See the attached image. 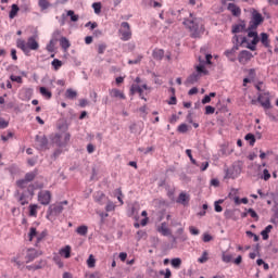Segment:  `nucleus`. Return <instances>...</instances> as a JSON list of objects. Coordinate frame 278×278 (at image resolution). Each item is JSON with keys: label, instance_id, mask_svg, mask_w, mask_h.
Wrapping results in <instances>:
<instances>
[{"label": "nucleus", "instance_id": "f257e3e1", "mask_svg": "<svg viewBox=\"0 0 278 278\" xmlns=\"http://www.w3.org/2000/svg\"><path fill=\"white\" fill-rule=\"evenodd\" d=\"M189 16L190 18H185L182 24L191 31V38H199L205 31V28L200 25L201 20L194 17V14L190 13Z\"/></svg>", "mask_w": 278, "mask_h": 278}, {"label": "nucleus", "instance_id": "f03ea898", "mask_svg": "<svg viewBox=\"0 0 278 278\" xmlns=\"http://www.w3.org/2000/svg\"><path fill=\"white\" fill-rule=\"evenodd\" d=\"M17 49H21L25 55H29L30 51H38L40 49V43H38V35H33L28 37L27 41L23 39H17Z\"/></svg>", "mask_w": 278, "mask_h": 278}, {"label": "nucleus", "instance_id": "7ed1b4c3", "mask_svg": "<svg viewBox=\"0 0 278 278\" xmlns=\"http://www.w3.org/2000/svg\"><path fill=\"white\" fill-rule=\"evenodd\" d=\"M53 144L56 147H67L68 142H71V132H58L55 136L52 138Z\"/></svg>", "mask_w": 278, "mask_h": 278}, {"label": "nucleus", "instance_id": "20e7f679", "mask_svg": "<svg viewBox=\"0 0 278 278\" xmlns=\"http://www.w3.org/2000/svg\"><path fill=\"white\" fill-rule=\"evenodd\" d=\"M270 93H260L257 97V100H252V105H257L260 103L264 110H270L273 108V104H270Z\"/></svg>", "mask_w": 278, "mask_h": 278}, {"label": "nucleus", "instance_id": "39448f33", "mask_svg": "<svg viewBox=\"0 0 278 278\" xmlns=\"http://www.w3.org/2000/svg\"><path fill=\"white\" fill-rule=\"evenodd\" d=\"M260 42V36L253 37V40L251 43H249V39L247 37H241L240 46L247 45V49H250V51H257V43Z\"/></svg>", "mask_w": 278, "mask_h": 278}, {"label": "nucleus", "instance_id": "423d86ee", "mask_svg": "<svg viewBox=\"0 0 278 278\" xmlns=\"http://www.w3.org/2000/svg\"><path fill=\"white\" fill-rule=\"evenodd\" d=\"M36 144H37V149H39V151H47V149H49V139H47V136H36Z\"/></svg>", "mask_w": 278, "mask_h": 278}, {"label": "nucleus", "instance_id": "0eeeda50", "mask_svg": "<svg viewBox=\"0 0 278 278\" xmlns=\"http://www.w3.org/2000/svg\"><path fill=\"white\" fill-rule=\"evenodd\" d=\"M122 29H119L121 34H122V40H130L131 38V27L129 26V24L127 22H123L121 24Z\"/></svg>", "mask_w": 278, "mask_h": 278}, {"label": "nucleus", "instance_id": "6e6552de", "mask_svg": "<svg viewBox=\"0 0 278 278\" xmlns=\"http://www.w3.org/2000/svg\"><path fill=\"white\" fill-rule=\"evenodd\" d=\"M36 190V188L34 187V185L29 186L27 188L26 193L22 194L18 199V202L21 203V205H27L29 202L27 201L28 197H34V191Z\"/></svg>", "mask_w": 278, "mask_h": 278}, {"label": "nucleus", "instance_id": "1a4fd4ad", "mask_svg": "<svg viewBox=\"0 0 278 278\" xmlns=\"http://www.w3.org/2000/svg\"><path fill=\"white\" fill-rule=\"evenodd\" d=\"M38 201L41 203V205H49V203H51V191L39 192Z\"/></svg>", "mask_w": 278, "mask_h": 278}, {"label": "nucleus", "instance_id": "9d476101", "mask_svg": "<svg viewBox=\"0 0 278 278\" xmlns=\"http://www.w3.org/2000/svg\"><path fill=\"white\" fill-rule=\"evenodd\" d=\"M42 255V252H38V250L30 248L27 250L26 254V264H29V262H34L37 257H40Z\"/></svg>", "mask_w": 278, "mask_h": 278}, {"label": "nucleus", "instance_id": "9b49d317", "mask_svg": "<svg viewBox=\"0 0 278 278\" xmlns=\"http://www.w3.org/2000/svg\"><path fill=\"white\" fill-rule=\"evenodd\" d=\"M108 195H105V193H103L102 191H98L94 194V201L96 203H99V205H105L108 203Z\"/></svg>", "mask_w": 278, "mask_h": 278}, {"label": "nucleus", "instance_id": "f8f14e48", "mask_svg": "<svg viewBox=\"0 0 278 278\" xmlns=\"http://www.w3.org/2000/svg\"><path fill=\"white\" fill-rule=\"evenodd\" d=\"M227 10L231 12L232 16H240L242 14V10L236 3H228Z\"/></svg>", "mask_w": 278, "mask_h": 278}, {"label": "nucleus", "instance_id": "ddd939ff", "mask_svg": "<svg viewBox=\"0 0 278 278\" xmlns=\"http://www.w3.org/2000/svg\"><path fill=\"white\" fill-rule=\"evenodd\" d=\"M200 75L198 73H192L190 76H188V78L185 81V86H192L194 84H197V81H199L200 79Z\"/></svg>", "mask_w": 278, "mask_h": 278}, {"label": "nucleus", "instance_id": "4468645a", "mask_svg": "<svg viewBox=\"0 0 278 278\" xmlns=\"http://www.w3.org/2000/svg\"><path fill=\"white\" fill-rule=\"evenodd\" d=\"M136 92H138L140 99H142L143 101H147V98H144V96H142V89L140 86L138 85H131L130 87V94L131 97H134V94H136Z\"/></svg>", "mask_w": 278, "mask_h": 278}, {"label": "nucleus", "instance_id": "2eb2a0df", "mask_svg": "<svg viewBox=\"0 0 278 278\" xmlns=\"http://www.w3.org/2000/svg\"><path fill=\"white\" fill-rule=\"evenodd\" d=\"M251 58H253V53H251L250 51L248 50H242L240 53H239V62L242 63V61L244 60L245 62H249V60H251Z\"/></svg>", "mask_w": 278, "mask_h": 278}, {"label": "nucleus", "instance_id": "dca6fc26", "mask_svg": "<svg viewBox=\"0 0 278 278\" xmlns=\"http://www.w3.org/2000/svg\"><path fill=\"white\" fill-rule=\"evenodd\" d=\"M252 22L256 23V25H262L264 23V16H262V13L254 10L252 12Z\"/></svg>", "mask_w": 278, "mask_h": 278}, {"label": "nucleus", "instance_id": "f3484780", "mask_svg": "<svg viewBox=\"0 0 278 278\" xmlns=\"http://www.w3.org/2000/svg\"><path fill=\"white\" fill-rule=\"evenodd\" d=\"M60 214H62V210H50L48 211L46 217L48 218V220H51L53 223V220H55V217L60 216Z\"/></svg>", "mask_w": 278, "mask_h": 278}, {"label": "nucleus", "instance_id": "a211bd4d", "mask_svg": "<svg viewBox=\"0 0 278 278\" xmlns=\"http://www.w3.org/2000/svg\"><path fill=\"white\" fill-rule=\"evenodd\" d=\"M240 31L247 33V23L236 24L232 26V34H240Z\"/></svg>", "mask_w": 278, "mask_h": 278}, {"label": "nucleus", "instance_id": "6ab92c4d", "mask_svg": "<svg viewBox=\"0 0 278 278\" xmlns=\"http://www.w3.org/2000/svg\"><path fill=\"white\" fill-rule=\"evenodd\" d=\"M224 216L230 220H238V214L236 213V210H226Z\"/></svg>", "mask_w": 278, "mask_h": 278}, {"label": "nucleus", "instance_id": "aec40b11", "mask_svg": "<svg viewBox=\"0 0 278 278\" xmlns=\"http://www.w3.org/2000/svg\"><path fill=\"white\" fill-rule=\"evenodd\" d=\"M240 49V45L235 43V46L231 49H228L224 52V55H226V58H231V55H236V51H238Z\"/></svg>", "mask_w": 278, "mask_h": 278}, {"label": "nucleus", "instance_id": "412c9836", "mask_svg": "<svg viewBox=\"0 0 278 278\" xmlns=\"http://www.w3.org/2000/svg\"><path fill=\"white\" fill-rule=\"evenodd\" d=\"M68 205V201L64 200L61 202H56L53 205L50 206V210H64V207Z\"/></svg>", "mask_w": 278, "mask_h": 278}, {"label": "nucleus", "instance_id": "4be33fe9", "mask_svg": "<svg viewBox=\"0 0 278 278\" xmlns=\"http://www.w3.org/2000/svg\"><path fill=\"white\" fill-rule=\"evenodd\" d=\"M110 96L113 97L114 99H126L125 93H123L118 89H112L110 91Z\"/></svg>", "mask_w": 278, "mask_h": 278}, {"label": "nucleus", "instance_id": "5701e85b", "mask_svg": "<svg viewBox=\"0 0 278 278\" xmlns=\"http://www.w3.org/2000/svg\"><path fill=\"white\" fill-rule=\"evenodd\" d=\"M59 42H60V47H62L64 51H67L68 49H71V41L68 40V38L61 37Z\"/></svg>", "mask_w": 278, "mask_h": 278}, {"label": "nucleus", "instance_id": "b1692460", "mask_svg": "<svg viewBox=\"0 0 278 278\" xmlns=\"http://www.w3.org/2000/svg\"><path fill=\"white\" fill-rule=\"evenodd\" d=\"M195 73L201 77V75H210V71L205 70V65L199 64L195 66Z\"/></svg>", "mask_w": 278, "mask_h": 278}, {"label": "nucleus", "instance_id": "393cba45", "mask_svg": "<svg viewBox=\"0 0 278 278\" xmlns=\"http://www.w3.org/2000/svg\"><path fill=\"white\" fill-rule=\"evenodd\" d=\"M113 194H114V197H116V199H117V201H118V203H119V205H123V199H124V194H123V190L121 189V188H117V189H115L114 190V192H113Z\"/></svg>", "mask_w": 278, "mask_h": 278}, {"label": "nucleus", "instance_id": "a878e982", "mask_svg": "<svg viewBox=\"0 0 278 278\" xmlns=\"http://www.w3.org/2000/svg\"><path fill=\"white\" fill-rule=\"evenodd\" d=\"M152 58H154V60H163L164 59V50L162 49H155L152 52Z\"/></svg>", "mask_w": 278, "mask_h": 278}, {"label": "nucleus", "instance_id": "bb28decb", "mask_svg": "<svg viewBox=\"0 0 278 278\" xmlns=\"http://www.w3.org/2000/svg\"><path fill=\"white\" fill-rule=\"evenodd\" d=\"M157 231L162 233V236H170V229L166 227V223H162L161 226L157 228Z\"/></svg>", "mask_w": 278, "mask_h": 278}, {"label": "nucleus", "instance_id": "cd10ccee", "mask_svg": "<svg viewBox=\"0 0 278 278\" xmlns=\"http://www.w3.org/2000/svg\"><path fill=\"white\" fill-rule=\"evenodd\" d=\"M21 8L17 7V4L11 5V11L9 12V18H16V15L18 14Z\"/></svg>", "mask_w": 278, "mask_h": 278}, {"label": "nucleus", "instance_id": "c85d7f7f", "mask_svg": "<svg viewBox=\"0 0 278 278\" xmlns=\"http://www.w3.org/2000/svg\"><path fill=\"white\" fill-rule=\"evenodd\" d=\"M58 129L61 134H68V124L64 121L59 122Z\"/></svg>", "mask_w": 278, "mask_h": 278}, {"label": "nucleus", "instance_id": "c756f323", "mask_svg": "<svg viewBox=\"0 0 278 278\" xmlns=\"http://www.w3.org/2000/svg\"><path fill=\"white\" fill-rule=\"evenodd\" d=\"M37 175H38V170L35 169L33 172L27 173L24 179L26 180L27 184H29V181H34V179H36Z\"/></svg>", "mask_w": 278, "mask_h": 278}, {"label": "nucleus", "instance_id": "7c9ffc66", "mask_svg": "<svg viewBox=\"0 0 278 278\" xmlns=\"http://www.w3.org/2000/svg\"><path fill=\"white\" fill-rule=\"evenodd\" d=\"M38 5L41 12H45V10H49V8H51V2H49V0H39Z\"/></svg>", "mask_w": 278, "mask_h": 278}, {"label": "nucleus", "instance_id": "2f4dec72", "mask_svg": "<svg viewBox=\"0 0 278 278\" xmlns=\"http://www.w3.org/2000/svg\"><path fill=\"white\" fill-rule=\"evenodd\" d=\"M260 40H261L262 45L264 47H266V49H268V47H270V40H268V34L262 33Z\"/></svg>", "mask_w": 278, "mask_h": 278}, {"label": "nucleus", "instance_id": "473e14b6", "mask_svg": "<svg viewBox=\"0 0 278 278\" xmlns=\"http://www.w3.org/2000/svg\"><path fill=\"white\" fill-rule=\"evenodd\" d=\"M270 231H273V225H268L264 230L261 231L263 240H268Z\"/></svg>", "mask_w": 278, "mask_h": 278}, {"label": "nucleus", "instance_id": "72a5a7b5", "mask_svg": "<svg viewBox=\"0 0 278 278\" xmlns=\"http://www.w3.org/2000/svg\"><path fill=\"white\" fill-rule=\"evenodd\" d=\"M188 201H190V198L188 197V194L184 192H181L177 199V203H181V205H186Z\"/></svg>", "mask_w": 278, "mask_h": 278}, {"label": "nucleus", "instance_id": "f704fd0d", "mask_svg": "<svg viewBox=\"0 0 278 278\" xmlns=\"http://www.w3.org/2000/svg\"><path fill=\"white\" fill-rule=\"evenodd\" d=\"M64 38V36H62V30L60 29H55L52 34V39L54 42H60V40Z\"/></svg>", "mask_w": 278, "mask_h": 278}, {"label": "nucleus", "instance_id": "c9c22d12", "mask_svg": "<svg viewBox=\"0 0 278 278\" xmlns=\"http://www.w3.org/2000/svg\"><path fill=\"white\" fill-rule=\"evenodd\" d=\"M39 92L42 97H46V99H51V97H53V93H51L47 87H40Z\"/></svg>", "mask_w": 278, "mask_h": 278}, {"label": "nucleus", "instance_id": "e433bc0d", "mask_svg": "<svg viewBox=\"0 0 278 278\" xmlns=\"http://www.w3.org/2000/svg\"><path fill=\"white\" fill-rule=\"evenodd\" d=\"M76 233H78V236H88V226L86 225L79 226L76 229Z\"/></svg>", "mask_w": 278, "mask_h": 278}, {"label": "nucleus", "instance_id": "4c0bfd02", "mask_svg": "<svg viewBox=\"0 0 278 278\" xmlns=\"http://www.w3.org/2000/svg\"><path fill=\"white\" fill-rule=\"evenodd\" d=\"M244 140H247L249 142L250 147L255 146V135L249 132L245 135Z\"/></svg>", "mask_w": 278, "mask_h": 278}, {"label": "nucleus", "instance_id": "58836bf2", "mask_svg": "<svg viewBox=\"0 0 278 278\" xmlns=\"http://www.w3.org/2000/svg\"><path fill=\"white\" fill-rule=\"evenodd\" d=\"M66 99H77V91L73 89H67L65 92Z\"/></svg>", "mask_w": 278, "mask_h": 278}, {"label": "nucleus", "instance_id": "ea45409f", "mask_svg": "<svg viewBox=\"0 0 278 278\" xmlns=\"http://www.w3.org/2000/svg\"><path fill=\"white\" fill-rule=\"evenodd\" d=\"M67 16L71 17L72 23H77V21H79V15L75 14V11L73 10L67 11Z\"/></svg>", "mask_w": 278, "mask_h": 278}, {"label": "nucleus", "instance_id": "a19ab883", "mask_svg": "<svg viewBox=\"0 0 278 278\" xmlns=\"http://www.w3.org/2000/svg\"><path fill=\"white\" fill-rule=\"evenodd\" d=\"M232 260H233V256L231 254H227L223 252L222 261L225 262V264H229Z\"/></svg>", "mask_w": 278, "mask_h": 278}, {"label": "nucleus", "instance_id": "79ce46f5", "mask_svg": "<svg viewBox=\"0 0 278 278\" xmlns=\"http://www.w3.org/2000/svg\"><path fill=\"white\" fill-rule=\"evenodd\" d=\"M173 268H181V258L176 257L170 261Z\"/></svg>", "mask_w": 278, "mask_h": 278}, {"label": "nucleus", "instance_id": "37998d69", "mask_svg": "<svg viewBox=\"0 0 278 278\" xmlns=\"http://www.w3.org/2000/svg\"><path fill=\"white\" fill-rule=\"evenodd\" d=\"M61 253L64 255L66 260H68V257H71V245H66L65 248H63L61 250Z\"/></svg>", "mask_w": 278, "mask_h": 278}, {"label": "nucleus", "instance_id": "c03bdc74", "mask_svg": "<svg viewBox=\"0 0 278 278\" xmlns=\"http://www.w3.org/2000/svg\"><path fill=\"white\" fill-rule=\"evenodd\" d=\"M96 263H97V260H94V256L92 254H90L88 260H87V266L89 268H94Z\"/></svg>", "mask_w": 278, "mask_h": 278}, {"label": "nucleus", "instance_id": "a18cd8bd", "mask_svg": "<svg viewBox=\"0 0 278 278\" xmlns=\"http://www.w3.org/2000/svg\"><path fill=\"white\" fill-rule=\"evenodd\" d=\"M52 66L54 71H60V68H62V61H60L59 59H54L52 61Z\"/></svg>", "mask_w": 278, "mask_h": 278}, {"label": "nucleus", "instance_id": "49530a36", "mask_svg": "<svg viewBox=\"0 0 278 278\" xmlns=\"http://www.w3.org/2000/svg\"><path fill=\"white\" fill-rule=\"evenodd\" d=\"M178 134H187L188 124H180L177 128Z\"/></svg>", "mask_w": 278, "mask_h": 278}, {"label": "nucleus", "instance_id": "de8ad7c7", "mask_svg": "<svg viewBox=\"0 0 278 278\" xmlns=\"http://www.w3.org/2000/svg\"><path fill=\"white\" fill-rule=\"evenodd\" d=\"M233 200H235L236 205H240L241 203L247 205V203H249V199H247V198L239 199L238 197H235Z\"/></svg>", "mask_w": 278, "mask_h": 278}, {"label": "nucleus", "instance_id": "09e8293b", "mask_svg": "<svg viewBox=\"0 0 278 278\" xmlns=\"http://www.w3.org/2000/svg\"><path fill=\"white\" fill-rule=\"evenodd\" d=\"M55 42L53 39L50 40L49 45L47 46V51H49V53H53V51H55Z\"/></svg>", "mask_w": 278, "mask_h": 278}, {"label": "nucleus", "instance_id": "8fccbe9b", "mask_svg": "<svg viewBox=\"0 0 278 278\" xmlns=\"http://www.w3.org/2000/svg\"><path fill=\"white\" fill-rule=\"evenodd\" d=\"M37 235L38 231L36 230V228L31 227L28 233L29 242H31V240H34V238H36Z\"/></svg>", "mask_w": 278, "mask_h": 278}, {"label": "nucleus", "instance_id": "3c124183", "mask_svg": "<svg viewBox=\"0 0 278 278\" xmlns=\"http://www.w3.org/2000/svg\"><path fill=\"white\" fill-rule=\"evenodd\" d=\"M98 216L101 218V224L103 225L105 218H108L109 214L104 211H97Z\"/></svg>", "mask_w": 278, "mask_h": 278}, {"label": "nucleus", "instance_id": "603ef678", "mask_svg": "<svg viewBox=\"0 0 278 278\" xmlns=\"http://www.w3.org/2000/svg\"><path fill=\"white\" fill-rule=\"evenodd\" d=\"M257 27H260V24H256L255 22H252V20H251L250 25L247 28V31H255V29H257Z\"/></svg>", "mask_w": 278, "mask_h": 278}, {"label": "nucleus", "instance_id": "864d4df0", "mask_svg": "<svg viewBox=\"0 0 278 278\" xmlns=\"http://www.w3.org/2000/svg\"><path fill=\"white\" fill-rule=\"evenodd\" d=\"M245 233L249 238H253L254 242H260V236L255 235L253 231L248 230Z\"/></svg>", "mask_w": 278, "mask_h": 278}, {"label": "nucleus", "instance_id": "5fc2aeb1", "mask_svg": "<svg viewBox=\"0 0 278 278\" xmlns=\"http://www.w3.org/2000/svg\"><path fill=\"white\" fill-rule=\"evenodd\" d=\"M207 255H208L207 251H204L202 253V256L200 258H198V262L200 264H205V262H207V260H208Z\"/></svg>", "mask_w": 278, "mask_h": 278}, {"label": "nucleus", "instance_id": "6e6d98bb", "mask_svg": "<svg viewBox=\"0 0 278 278\" xmlns=\"http://www.w3.org/2000/svg\"><path fill=\"white\" fill-rule=\"evenodd\" d=\"M92 8L94 10V14H101V2H94Z\"/></svg>", "mask_w": 278, "mask_h": 278}, {"label": "nucleus", "instance_id": "4d7b16f0", "mask_svg": "<svg viewBox=\"0 0 278 278\" xmlns=\"http://www.w3.org/2000/svg\"><path fill=\"white\" fill-rule=\"evenodd\" d=\"M261 179H264V181H268V179H270V172H268V169H264Z\"/></svg>", "mask_w": 278, "mask_h": 278}, {"label": "nucleus", "instance_id": "13d9d810", "mask_svg": "<svg viewBox=\"0 0 278 278\" xmlns=\"http://www.w3.org/2000/svg\"><path fill=\"white\" fill-rule=\"evenodd\" d=\"M146 236H147V231H144V230H138L136 238H137L138 242H140V240H141L142 238H146Z\"/></svg>", "mask_w": 278, "mask_h": 278}, {"label": "nucleus", "instance_id": "bf43d9fd", "mask_svg": "<svg viewBox=\"0 0 278 278\" xmlns=\"http://www.w3.org/2000/svg\"><path fill=\"white\" fill-rule=\"evenodd\" d=\"M10 122L5 121L3 117H0V129H7Z\"/></svg>", "mask_w": 278, "mask_h": 278}, {"label": "nucleus", "instance_id": "052dcab7", "mask_svg": "<svg viewBox=\"0 0 278 278\" xmlns=\"http://www.w3.org/2000/svg\"><path fill=\"white\" fill-rule=\"evenodd\" d=\"M142 54H139L136 60H129L128 64H140L142 62Z\"/></svg>", "mask_w": 278, "mask_h": 278}, {"label": "nucleus", "instance_id": "680f3d73", "mask_svg": "<svg viewBox=\"0 0 278 278\" xmlns=\"http://www.w3.org/2000/svg\"><path fill=\"white\" fill-rule=\"evenodd\" d=\"M105 210H116V204L114 202L110 201V199L106 201Z\"/></svg>", "mask_w": 278, "mask_h": 278}, {"label": "nucleus", "instance_id": "e2e57ef3", "mask_svg": "<svg viewBox=\"0 0 278 278\" xmlns=\"http://www.w3.org/2000/svg\"><path fill=\"white\" fill-rule=\"evenodd\" d=\"M16 186L18 188H25V186H27V180L24 178V179H20L16 181Z\"/></svg>", "mask_w": 278, "mask_h": 278}, {"label": "nucleus", "instance_id": "0e129e2a", "mask_svg": "<svg viewBox=\"0 0 278 278\" xmlns=\"http://www.w3.org/2000/svg\"><path fill=\"white\" fill-rule=\"evenodd\" d=\"M214 112H216V109L212 105H207L205 106V114L210 115V114H214Z\"/></svg>", "mask_w": 278, "mask_h": 278}, {"label": "nucleus", "instance_id": "69168bd1", "mask_svg": "<svg viewBox=\"0 0 278 278\" xmlns=\"http://www.w3.org/2000/svg\"><path fill=\"white\" fill-rule=\"evenodd\" d=\"M42 268L41 265H27L26 269L27 270H40Z\"/></svg>", "mask_w": 278, "mask_h": 278}, {"label": "nucleus", "instance_id": "338daca9", "mask_svg": "<svg viewBox=\"0 0 278 278\" xmlns=\"http://www.w3.org/2000/svg\"><path fill=\"white\" fill-rule=\"evenodd\" d=\"M128 216H132L135 220H138L140 217L138 216V210H131L128 212Z\"/></svg>", "mask_w": 278, "mask_h": 278}, {"label": "nucleus", "instance_id": "774afa93", "mask_svg": "<svg viewBox=\"0 0 278 278\" xmlns=\"http://www.w3.org/2000/svg\"><path fill=\"white\" fill-rule=\"evenodd\" d=\"M225 179H233V170L226 169L225 170Z\"/></svg>", "mask_w": 278, "mask_h": 278}]
</instances>
